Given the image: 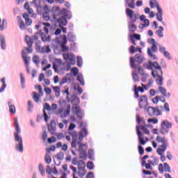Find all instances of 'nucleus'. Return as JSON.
<instances>
[{"instance_id": "f257e3e1", "label": "nucleus", "mask_w": 178, "mask_h": 178, "mask_svg": "<svg viewBox=\"0 0 178 178\" xmlns=\"http://www.w3.org/2000/svg\"><path fill=\"white\" fill-rule=\"evenodd\" d=\"M76 128V125L71 123L68 127V134L72 138V142L71 143V146L72 148H76V143H80L83 141L84 137H86L88 134V131L86 128L81 129V131L77 134L76 131H72V130Z\"/></svg>"}, {"instance_id": "f03ea898", "label": "nucleus", "mask_w": 178, "mask_h": 178, "mask_svg": "<svg viewBox=\"0 0 178 178\" xmlns=\"http://www.w3.org/2000/svg\"><path fill=\"white\" fill-rule=\"evenodd\" d=\"M147 69L152 70V76L156 79V83L163 85L164 78L163 76V71L159 63H157V61L150 63L149 65H147Z\"/></svg>"}, {"instance_id": "7ed1b4c3", "label": "nucleus", "mask_w": 178, "mask_h": 178, "mask_svg": "<svg viewBox=\"0 0 178 178\" xmlns=\"http://www.w3.org/2000/svg\"><path fill=\"white\" fill-rule=\"evenodd\" d=\"M72 163L74 165H78V168L70 166V168L72 170L73 178H82L87 173V170L86 169V163L83 161H79L78 162L73 161Z\"/></svg>"}, {"instance_id": "20e7f679", "label": "nucleus", "mask_w": 178, "mask_h": 178, "mask_svg": "<svg viewBox=\"0 0 178 178\" xmlns=\"http://www.w3.org/2000/svg\"><path fill=\"white\" fill-rule=\"evenodd\" d=\"M156 140L158 143H161L162 145H159V148L156 149L158 154L161 155V161L162 162L165 161L166 157L163 155L165 152L167 150L169 144L168 140L164 137L157 136Z\"/></svg>"}, {"instance_id": "39448f33", "label": "nucleus", "mask_w": 178, "mask_h": 178, "mask_svg": "<svg viewBox=\"0 0 178 178\" xmlns=\"http://www.w3.org/2000/svg\"><path fill=\"white\" fill-rule=\"evenodd\" d=\"M14 126L15 128V132L14 133V138L15 142H18V144L15 145V149L17 151H19L20 152H23L24 148H23V139L21 136H19V134L21 132L19 125L18 123L17 118L15 119L14 122Z\"/></svg>"}, {"instance_id": "423d86ee", "label": "nucleus", "mask_w": 178, "mask_h": 178, "mask_svg": "<svg viewBox=\"0 0 178 178\" xmlns=\"http://www.w3.org/2000/svg\"><path fill=\"white\" fill-rule=\"evenodd\" d=\"M144 60V57L142 54H136L135 57H130V66L131 68L137 70L139 74H143L144 70L142 68L141 65L138 64H136V63H138L140 64L143 63Z\"/></svg>"}, {"instance_id": "0eeeda50", "label": "nucleus", "mask_w": 178, "mask_h": 178, "mask_svg": "<svg viewBox=\"0 0 178 178\" xmlns=\"http://www.w3.org/2000/svg\"><path fill=\"white\" fill-rule=\"evenodd\" d=\"M126 15L131 19V22L129 23V30L131 33H134L137 29V26L134 24V22H136L138 19L137 14L135 13L134 10L130 8H127Z\"/></svg>"}, {"instance_id": "6e6552de", "label": "nucleus", "mask_w": 178, "mask_h": 178, "mask_svg": "<svg viewBox=\"0 0 178 178\" xmlns=\"http://www.w3.org/2000/svg\"><path fill=\"white\" fill-rule=\"evenodd\" d=\"M142 130L145 134L149 135V130L145 126H139L136 127V132L138 136L139 143L142 145L146 144V143L149 140L148 138H145L144 134L140 131Z\"/></svg>"}, {"instance_id": "1a4fd4ad", "label": "nucleus", "mask_w": 178, "mask_h": 178, "mask_svg": "<svg viewBox=\"0 0 178 178\" xmlns=\"http://www.w3.org/2000/svg\"><path fill=\"white\" fill-rule=\"evenodd\" d=\"M157 85L159 86L158 91L159 93L162 95L163 97L159 96H156L154 98L152 99V102L154 104H158L159 101H161L163 103H165L166 102V99L165 97L168 96L167 89H165V88H163V86H162L163 85H160L159 83H157Z\"/></svg>"}, {"instance_id": "9d476101", "label": "nucleus", "mask_w": 178, "mask_h": 178, "mask_svg": "<svg viewBox=\"0 0 178 178\" xmlns=\"http://www.w3.org/2000/svg\"><path fill=\"white\" fill-rule=\"evenodd\" d=\"M42 25H43V31L40 33V38L42 42H51V36L48 35L46 36V34L49 33V29H51V24L49 22H42Z\"/></svg>"}, {"instance_id": "9b49d317", "label": "nucleus", "mask_w": 178, "mask_h": 178, "mask_svg": "<svg viewBox=\"0 0 178 178\" xmlns=\"http://www.w3.org/2000/svg\"><path fill=\"white\" fill-rule=\"evenodd\" d=\"M149 6L151 8H156L157 11H158L156 13V19L159 22H163V12L162 8L160 6V3L157 1V0H150L149 1Z\"/></svg>"}, {"instance_id": "f8f14e48", "label": "nucleus", "mask_w": 178, "mask_h": 178, "mask_svg": "<svg viewBox=\"0 0 178 178\" xmlns=\"http://www.w3.org/2000/svg\"><path fill=\"white\" fill-rule=\"evenodd\" d=\"M148 42L152 44L151 49H147V54L149 57L156 58V56L153 54L152 52L156 53L158 51V42L156 41L154 38H149Z\"/></svg>"}, {"instance_id": "ddd939ff", "label": "nucleus", "mask_w": 178, "mask_h": 178, "mask_svg": "<svg viewBox=\"0 0 178 178\" xmlns=\"http://www.w3.org/2000/svg\"><path fill=\"white\" fill-rule=\"evenodd\" d=\"M57 43L60 47L62 51L67 52L69 51V47L66 45L67 44V37L66 35H60Z\"/></svg>"}, {"instance_id": "4468645a", "label": "nucleus", "mask_w": 178, "mask_h": 178, "mask_svg": "<svg viewBox=\"0 0 178 178\" xmlns=\"http://www.w3.org/2000/svg\"><path fill=\"white\" fill-rule=\"evenodd\" d=\"M172 128V123L165 120L161 123L160 134L165 135L169 133V129Z\"/></svg>"}, {"instance_id": "2eb2a0df", "label": "nucleus", "mask_w": 178, "mask_h": 178, "mask_svg": "<svg viewBox=\"0 0 178 178\" xmlns=\"http://www.w3.org/2000/svg\"><path fill=\"white\" fill-rule=\"evenodd\" d=\"M71 106L67 105L66 108L64 110L63 108H58L56 112L55 115H60L61 118H65L70 115Z\"/></svg>"}, {"instance_id": "dca6fc26", "label": "nucleus", "mask_w": 178, "mask_h": 178, "mask_svg": "<svg viewBox=\"0 0 178 178\" xmlns=\"http://www.w3.org/2000/svg\"><path fill=\"white\" fill-rule=\"evenodd\" d=\"M79 145V154H80V157L81 159H86L87 158V149H88V147L86 145H83L81 144V143H76V145Z\"/></svg>"}, {"instance_id": "f3484780", "label": "nucleus", "mask_w": 178, "mask_h": 178, "mask_svg": "<svg viewBox=\"0 0 178 178\" xmlns=\"http://www.w3.org/2000/svg\"><path fill=\"white\" fill-rule=\"evenodd\" d=\"M25 41L29 47H24V50H22V51H25V52L26 51V54H31L33 52L32 46L33 44L31 38L29 35H26Z\"/></svg>"}, {"instance_id": "a211bd4d", "label": "nucleus", "mask_w": 178, "mask_h": 178, "mask_svg": "<svg viewBox=\"0 0 178 178\" xmlns=\"http://www.w3.org/2000/svg\"><path fill=\"white\" fill-rule=\"evenodd\" d=\"M64 60H65L70 65H74L76 63L75 56L72 53H65L63 54Z\"/></svg>"}, {"instance_id": "6ab92c4d", "label": "nucleus", "mask_w": 178, "mask_h": 178, "mask_svg": "<svg viewBox=\"0 0 178 178\" xmlns=\"http://www.w3.org/2000/svg\"><path fill=\"white\" fill-rule=\"evenodd\" d=\"M51 19L53 20H56L57 17L60 16L62 14L61 8L58 6H54L51 9Z\"/></svg>"}, {"instance_id": "aec40b11", "label": "nucleus", "mask_w": 178, "mask_h": 178, "mask_svg": "<svg viewBox=\"0 0 178 178\" xmlns=\"http://www.w3.org/2000/svg\"><path fill=\"white\" fill-rule=\"evenodd\" d=\"M38 90L39 95L36 92H33V99L35 102L38 103L40 101V97L43 96V90L41 85H38L37 87Z\"/></svg>"}, {"instance_id": "412c9836", "label": "nucleus", "mask_w": 178, "mask_h": 178, "mask_svg": "<svg viewBox=\"0 0 178 178\" xmlns=\"http://www.w3.org/2000/svg\"><path fill=\"white\" fill-rule=\"evenodd\" d=\"M66 100L73 106L79 104L80 103V99L76 95H72L71 97L66 96Z\"/></svg>"}, {"instance_id": "4be33fe9", "label": "nucleus", "mask_w": 178, "mask_h": 178, "mask_svg": "<svg viewBox=\"0 0 178 178\" xmlns=\"http://www.w3.org/2000/svg\"><path fill=\"white\" fill-rule=\"evenodd\" d=\"M147 111L149 115H161V113L158 108L148 107Z\"/></svg>"}, {"instance_id": "5701e85b", "label": "nucleus", "mask_w": 178, "mask_h": 178, "mask_svg": "<svg viewBox=\"0 0 178 178\" xmlns=\"http://www.w3.org/2000/svg\"><path fill=\"white\" fill-rule=\"evenodd\" d=\"M72 111L75 113L79 118L81 119L83 118V114L81 113V110L79 104L73 105Z\"/></svg>"}, {"instance_id": "b1692460", "label": "nucleus", "mask_w": 178, "mask_h": 178, "mask_svg": "<svg viewBox=\"0 0 178 178\" xmlns=\"http://www.w3.org/2000/svg\"><path fill=\"white\" fill-rule=\"evenodd\" d=\"M147 104V97L145 95L141 96L139 99V107L140 108H145Z\"/></svg>"}, {"instance_id": "393cba45", "label": "nucleus", "mask_w": 178, "mask_h": 178, "mask_svg": "<svg viewBox=\"0 0 178 178\" xmlns=\"http://www.w3.org/2000/svg\"><path fill=\"white\" fill-rule=\"evenodd\" d=\"M55 21L57 22L60 28H62V26H65L67 24V20L65 17H60L58 19L56 18Z\"/></svg>"}, {"instance_id": "a878e982", "label": "nucleus", "mask_w": 178, "mask_h": 178, "mask_svg": "<svg viewBox=\"0 0 178 178\" xmlns=\"http://www.w3.org/2000/svg\"><path fill=\"white\" fill-rule=\"evenodd\" d=\"M22 17L25 20V25L26 26H29L32 24L33 21L32 19L30 18L29 15L28 13H24L22 14Z\"/></svg>"}, {"instance_id": "bb28decb", "label": "nucleus", "mask_w": 178, "mask_h": 178, "mask_svg": "<svg viewBox=\"0 0 178 178\" xmlns=\"http://www.w3.org/2000/svg\"><path fill=\"white\" fill-rule=\"evenodd\" d=\"M159 159L156 156H151V159L148 160V163L152 165H158Z\"/></svg>"}, {"instance_id": "cd10ccee", "label": "nucleus", "mask_w": 178, "mask_h": 178, "mask_svg": "<svg viewBox=\"0 0 178 178\" xmlns=\"http://www.w3.org/2000/svg\"><path fill=\"white\" fill-rule=\"evenodd\" d=\"M125 1L127 2V6L129 8H136V0H125Z\"/></svg>"}, {"instance_id": "c85d7f7f", "label": "nucleus", "mask_w": 178, "mask_h": 178, "mask_svg": "<svg viewBox=\"0 0 178 178\" xmlns=\"http://www.w3.org/2000/svg\"><path fill=\"white\" fill-rule=\"evenodd\" d=\"M55 97H58L60 95V88L59 86H52Z\"/></svg>"}, {"instance_id": "c756f323", "label": "nucleus", "mask_w": 178, "mask_h": 178, "mask_svg": "<svg viewBox=\"0 0 178 178\" xmlns=\"http://www.w3.org/2000/svg\"><path fill=\"white\" fill-rule=\"evenodd\" d=\"M22 59L24 60V63L25 65L28 66L29 64V58L26 55L25 51H22Z\"/></svg>"}, {"instance_id": "7c9ffc66", "label": "nucleus", "mask_w": 178, "mask_h": 178, "mask_svg": "<svg viewBox=\"0 0 178 178\" xmlns=\"http://www.w3.org/2000/svg\"><path fill=\"white\" fill-rule=\"evenodd\" d=\"M163 31L164 28L163 26H159V29L156 31V35H158L160 38H163Z\"/></svg>"}, {"instance_id": "2f4dec72", "label": "nucleus", "mask_w": 178, "mask_h": 178, "mask_svg": "<svg viewBox=\"0 0 178 178\" xmlns=\"http://www.w3.org/2000/svg\"><path fill=\"white\" fill-rule=\"evenodd\" d=\"M50 13H42V18L44 21L48 22L50 20V18H52L51 15H49Z\"/></svg>"}, {"instance_id": "473e14b6", "label": "nucleus", "mask_w": 178, "mask_h": 178, "mask_svg": "<svg viewBox=\"0 0 178 178\" xmlns=\"http://www.w3.org/2000/svg\"><path fill=\"white\" fill-rule=\"evenodd\" d=\"M0 44L2 49H6V39L3 36H0Z\"/></svg>"}, {"instance_id": "72a5a7b5", "label": "nucleus", "mask_w": 178, "mask_h": 178, "mask_svg": "<svg viewBox=\"0 0 178 178\" xmlns=\"http://www.w3.org/2000/svg\"><path fill=\"white\" fill-rule=\"evenodd\" d=\"M133 80L134 82H138L140 81V76L137 74L136 71L132 72Z\"/></svg>"}, {"instance_id": "f704fd0d", "label": "nucleus", "mask_w": 178, "mask_h": 178, "mask_svg": "<svg viewBox=\"0 0 178 178\" xmlns=\"http://www.w3.org/2000/svg\"><path fill=\"white\" fill-rule=\"evenodd\" d=\"M44 161L47 164H50L51 163V158L50 156V154L46 153L44 156Z\"/></svg>"}, {"instance_id": "c9c22d12", "label": "nucleus", "mask_w": 178, "mask_h": 178, "mask_svg": "<svg viewBox=\"0 0 178 178\" xmlns=\"http://www.w3.org/2000/svg\"><path fill=\"white\" fill-rule=\"evenodd\" d=\"M9 106V112L12 114H15L16 113V108L14 105H10V102L8 103Z\"/></svg>"}, {"instance_id": "e433bc0d", "label": "nucleus", "mask_w": 178, "mask_h": 178, "mask_svg": "<svg viewBox=\"0 0 178 178\" xmlns=\"http://www.w3.org/2000/svg\"><path fill=\"white\" fill-rule=\"evenodd\" d=\"M7 26V21L5 19H2V22L0 23V30L3 31V29L6 27Z\"/></svg>"}, {"instance_id": "4c0bfd02", "label": "nucleus", "mask_w": 178, "mask_h": 178, "mask_svg": "<svg viewBox=\"0 0 178 178\" xmlns=\"http://www.w3.org/2000/svg\"><path fill=\"white\" fill-rule=\"evenodd\" d=\"M67 124H68V120H64L62 121V122L58 123V127L62 129L64 128V125L67 126Z\"/></svg>"}, {"instance_id": "58836bf2", "label": "nucleus", "mask_w": 178, "mask_h": 178, "mask_svg": "<svg viewBox=\"0 0 178 178\" xmlns=\"http://www.w3.org/2000/svg\"><path fill=\"white\" fill-rule=\"evenodd\" d=\"M75 39H76V37H75V35L74 34H72L71 33H69L67 34V40H68V41H70V42H74Z\"/></svg>"}, {"instance_id": "ea45409f", "label": "nucleus", "mask_w": 178, "mask_h": 178, "mask_svg": "<svg viewBox=\"0 0 178 178\" xmlns=\"http://www.w3.org/2000/svg\"><path fill=\"white\" fill-rule=\"evenodd\" d=\"M76 80L81 83V86H85V82L83 75H78Z\"/></svg>"}, {"instance_id": "a19ab883", "label": "nucleus", "mask_w": 178, "mask_h": 178, "mask_svg": "<svg viewBox=\"0 0 178 178\" xmlns=\"http://www.w3.org/2000/svg\"><path fill=\"white\" fill-rule=\"evenodd\" d=\"M39 172L41 175L44 176L45 174V170L42 164H39Z\"/></svg>"}, {"instance_id": "79ce46f5", "label": "nucleus", "mask_w": 178, "mask_h": 178, "mask_svg": "<svg viewBox=\"0 0 178 178\" xmlns=\"http://www.w3.org/2000/svg\"><path fill=\"white\" fill-rule=\"evenodd\" d=\"M19 27L20 29H24L26 28V24L22 19L19 20Z\"/></svg>"}, {"instance_id": "37998d69", "label": "nucleus", "mask_w": 178, "mask_h": 178, "mask_svg": "<svg viewBox=\"0 0 178 178\" xmlns=\"http://www.w3.org/2000/svg\"><path fill=\"white\" fill-rule=\"evenodd\" d=\"M163 167H164V171L165 172H170L171 169H170V165H169V164L168 163H164Z\"/></svg>"}, {"instance_id": "c03bdc74", "label": "nucleus", "mask_w": 178, "mask_h": 178, "mask_svg": "<svg viewBox=\"0 0 178 178\" xmlns=\"http://www.w3.org/2000/svg\"><path fill=\"white\" fill-rule=\"evenodd\" d=\"M51 151L52 152H55L56 151V147L54 145H51L49 148L46 149L47 154H50Z\"/></svg>"}, {"instance_id": "a18cd8bd", "label": "nucleus", "mask_w": 178, "mask_h": 178, "mask_svg": "<svg viewBox=\"0 0 178 178\" xmlns=\"http://www.w3.org/2000/svg\"><path fill=\"white\" fill-rule=\"evenodd\" d=\"M147 122L148 123H151L152 122V124H156L159 122V120L156 118H154L149 119L147 120Z\"/></svg>"}, {"instance_id": "49530a36", "label": "nucleus", "mask_w": 178, "mask_h": 178, "mask_svg": "<svg viewBox=\"0 0 178 178\" xmlns=\"http://www.w3.org/2000/svg\"><path fill=\"white\" fill-rule=\"evenodd\" d=\"M71 72L73 74L74 76H77L79 74V68L77 67H74L71 70Z\"/></svg>"}, {"instance_id": "de8ad7c7", "label": "nucleus", "mask_w": 178, "mask_h": 178, "mask_svg": "<svg viewBox=\"0 0 178 178\" xmlns=\"http://www.w3.org/2000/svg\"><path fill=\"white\" fill-rule=\"evenodd\" d=\"M56 158L57 159L62 161L64 159V153L62 152H60L59 153L57 154Z\"/></svg>"}, {"instance_id": "09e8293b", "label": "nucleus", "mask_w": 178, "mask_h": 178, "mask_svg": "<svg viewBox=\"0 0 178 178\" xmlns=\"http://www.w3.org/2000/svg\"><path fill=\"white\" fill-rule=\"evenodd\" d=\"M86 166L90 170H93L95 168L93 162H90V161L87 163Z\"/></svg>"}, {"instance_id": "8fccbe9b", "label": "nucleus", "mask_w": 178, "mask_h": 178, "mask_svg": "<svg viewBox=\"0 0 178 178\" xmlns=\"http://www.w3.org/2000/svg\"><path fill=\"white\" fill-rule=\"evenodd\" d=\"M82 65H83V60H82L81 57L78 56V57H77V66L81 67H82Z\"/></svg>"}, {"instance_id": "3c124183", "label": "nucleus", "mask_w": 178, "mask_h": 178, "mask_svg": "<svg viewBox=\"0 0 178 178\" xmlns=\"http://www.w3.org/2000/svg\"><path fill=\"white\" fill-rule=\"evenodd\" d=\"M136 122L138 124H143V125H145L146 122L143 120V119L140 118L139 116L136 117Z\"/></svg>"}, {"instance_id": "603ef678", "label": "nucleus", "mask_w": 178, "mask_h": 178, "mask_svg": "<svg viewBox=\"0 0 178 178\" xmlns=\"http://www.w3.org/2000/svg\"><path fill=\"white\" fill-rule=\"evenodd\" d=\"M20 83L22 84V88H24L25 78L22 74H20Z\"/></svg>"}, {"instance_id": "864d4df0", "label": "nucleus", "mask_w": 178, "mask_h": 178, "mask_svg": "<svg viewBox=\"0 0 178 178\" xmlns=\"http://www.w3.org/2000/svg\"><path fill=\"white\" fill-rule=\"evenodd\" d=\"M43 10L44 13H51V10L49 8V7L47 5H44L43 6Z\"/></svg>"}, {"instance_id": "5fc2aeb1", "label": "nucleus", "mask_w": 178, "mask_h": 178, "mask_svg": "<svg viewBox=\"0 0 178 178\" xmlns=\"http://www.w3.org/2000/svg\"><path fill=\"white\" fill-rule=\"evenodd\" d=\"M33 62L35 65L39 64L40 61H39V58L38 57V56H33Z\"/></svg>"}, {"instance_id": "6e6d98bb", "label": "nucleus", "mask_w": 178, "mask_h": 178, "mask_svg": "<svg viewBox=\"0 0 178 178\" xmlns=\"http://www.w3.org/2000/svg\"><path fill=\"white\" fill-rule=\"evenodd\" d=\"M137 52V50H136V47L134 45H131V47L129 48V53L130 54H135Z\"/></svg>"}, {"instance_id": "4d7b16f0", "label": "nucleus", "mask_w": 178, "mask_h": 178, "mask_svg": "<svg viewBox=\"0 0 178 178\" xmlns=\"http://www.w3.org/2000/svg\"><path fill=\"white\" fill-rule=\"evenodd\" d=\"M47 141L49 143H56V138L54 136H51V138H48Z\"/></svg>"}, {"instance_id": "13d9d810", "label": "nucleus", "mask_w": 178, "mask_h": 178, "mask_svg": "<svg viewBox=\"0 0 178 178\" xmlns=\"http://www.w3.org/2000/svg\"><path fill=\"white\" fill-rule=\"evenodd\" d=\"M131 37H133L134 39H136L137 40H141L140 35L138 34V33L133 34V35H131Z\"/></svg>"}, {"instance_id": "bf43d9fd", "label": "nucleus", "mask_w": 178, "mask_h": 178, "mask_svg": "<svg viewBox=\"0 0 178 178\" xmlns=\"http://www.w3.org/2000/svg\"><path fill=\"white\" fill-rule=\"evenodd\" d=\"M45 94L50 95L52 92L51 88H44V89Z\"/></svg>"}, {"instance_id": "052dcab7", "label": "nucleus", "mask_w": 178, "mask_h": 178, "mask_svg": "<svg viewBox=\"0 0 178 178\" xmlns=\"http://www.w3.org/2000/svg\"><path fill=\"white\" fill-rule=\"evenodd\" d=\"M163 54V56L166 58H168V59H169V60H170L171 59V56H170V54L169 53V51H164V53Z\"/></svg>"}, {"instance_id": "680f3d73", "label": "nucleus", "mask_w": 178, "mask_h": 178, "mask_svg": "<svg viewBox=\"0 0 178 178\" xmlns=\"http://www.w3.org/2000/svg\"><path fill=\"white\" fill-rule=\"evenodd\" d=\"M44 74H42V73H41V74H40V75H39V76H38V81L39 82H41V81H42L43 80H44Z\"/></svg>"}, {"instance_id": "e2e57ef3", "label": "nucleus", "mask_w": 178, "mask_h": 178, "mask_svg": "<svg viewBox=\"0 0 178 178\" xmlns=\"http://www.w3.org/2000/svg\"><path fill=\"white\" fill-rule=\"evenodd\" d=\"M58 104L61 107H65L67 104V102L64 100L59 101Z\"/></svg>"}, {"instance_id": "0e129e2a", "label": "nucleus", "mask_w": 178, "mask_h": 178, "mask_svg": "<svg viewBox=\"0 0 178 178\" xmlns=\"http://www.w3.org/2000/svg\"><path fill=\"white\" fill-rule=\"evenodd\" d=\"M138 151H139L140 154H141V155L144 154L145 150H144V148L141 145L138 146Z\"/></svg>"}, {"instance_id": "69168bd1", "label": "nucleus", "mask_w": 178, "mask_h": 178, "mask_svg": "<svg viewBox=\"0 0 178 178\" xmlns=\"http://www.w3.org/2000/svg\"><path fill=\"white\" fill-rule=\"evenodd\" d=\"M33 3L37 6L39 7L40 5V0H33Z\"/></svg>"}, {"instance_id": "338daca9", "label": "nucleus", "mask_w": 178, "mask_h": 178, "mask_svg": "<svg viewBox=\"0 0 178 178\" xmlns=\"http://www.w3.org/2000/svg\"><path fill=\"white\" fill-rule=\"evenodd\" d=\"M44 109L47 110V111H51V106L49 104L45 103L44 104Z\"/></svg>"}, {"instance_id": "774afa93", "label": "nucleus", "mask_w": 178, "mask_h": 178, "mask_svg": "<svg viewBox=\"0 0 178 178\" xmlns=\"http://www.w3.org/2000/svg\"><path fill=\"white\" fill-rule=\"evenodd\" d=\"M86 178H95L94 174L92 172H89L86 175Z\"/></svg>"}]
</instances>
